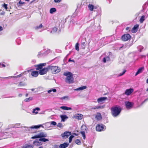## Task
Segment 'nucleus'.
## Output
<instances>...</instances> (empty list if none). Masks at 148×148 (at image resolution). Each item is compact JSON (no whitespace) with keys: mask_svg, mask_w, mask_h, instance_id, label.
<instances>
[{"mask_svg":"<svg viewBox=\"0 0 148 148\" xmlns=\"http://www.w3.org/2000/svg\"><path fill=\"white\" fill-rule=\"evenodd\" d=\"M49 69H50L51 73L53 74H56L60 72V69L57 66H49Z\"/></svg>","mask_w":148,"mask_h":148,"instance_id":"7ed1b4c3","label":"nucleus"},{"mask_svg":"<svg viewBox=\"0 0 148 148\" xmlns=\"http://www.w3.org/2000/svg\"><path fill=\"white\" fill-rule=\"evenodd\" d=\"M57 126L60 128H61L63 127L62 124L61 123H59L57 125Z\"/></svg>","mask_w":148,"mask_h":148,"instance_id":"ea45409f","label":"nucleus"},{"mask_svg":"<svg viewBox=\"0 0 148 148\" xmlns=\"http://www.w3.org/2000/svg\"><path fill=\"white\" fill-rule=\"evenodd\" d=\"M130 27H127L126 28V30L127 31H128V30L129 31H130Z\"/></svg>","mask_w":148,"mask_h":148,"instance_id":"864d4df0","label":"nucleus"},{"mask_svg":"<svg viewBox=\"0 0 148 148\" xmlns=\"http://www.w3.org/2000/svg\"><path fill=\"white\" fill-rule=\"evenodd\" d=\"M75 143L78 145H80L81 144L80 140L79 139H77L75 141Z\"/></svg>","mask_w":148,"mask_h":148,"instance_id":"2f4dec72","label":"nucleus"},{"mask_svg":"<svg viewBox=\"0 0 148 148\" xmlns=\"http://www.w3.org/2000/svg\"><path fill=\"white\" fill-rule=\"evenodd\" d=\"M24 85L23 83L22 82H21L19 83L18 85V86H23Z\"/></svg>","mask_w":148,"mask_h":148,"instance_id":"09e8293b","label":"nucleus"},{"mask_svg":"<svg viewBox=\"0 0 148 148\" xmlns=\"http://www.w3.org/2000/svg\"><path fill=\"white\" fill-rule=\"evenodd\" d=\"M83 117V115L80 114H77L74 116V118L78 120H81Z\"/></svg>","mask_w":148,"mask_h":148,"instance_id":"ddd939ff","label":"nucleus"},{"mask_svg":"<svg viewBox=\"0 0 148 148\" xmlns=\"http://www.w3.org/2000/svg\"><path fill=\"white\" fill-rule=\"evenodd\" d=\"M87 127L85 125H82L81 127L80 133L81 134L84 139H85L86 138L85 132L87 131Z\"/></svg>","mask_w":148,"mask_h":148,"instance_id":"39448f33","label":"nucleus"},{"mask_svg":"<svg viewBox=\"0 0 148 148\" xmlns=\"http://www.w3.org/2000/svg\"><path fill=\"white\" fill-rule=\"evenodd\" d=\"M2 124L1 123H0V128L2 126Z\"/></svg>","mask_w":148,"mask_h":148,"instance_id":"680f3d73","label":"nucleus"},{"mask_svg":"<svg viewBox=\"0 0 148 148\" xmlns=\"http://www.w3.org/2000/svg\"><path fill=\"white\" fill-rule=\"evenodd\" d=\"M40 110V109L39 108H35L33 110V113H35L36 114H37L38 113V112H35V111L36 110Z\"/></svg>","mask_w":148,"mask_h":148,"instance_id":"f704fd0d","label":"nucleus"},{"mask_svg":"<svg viewBox=\"0 0 148 148\" xmlns=\"http://www.w3.org/2000/svg\"><path fill=\"white\" fill-rule=\"evenodd\" d=\"M138 27L139 25L138 24H136L134 25L131 30L132 32L133 33L136 32L137 31Z\"/></svg>","mask_w":148,"mask_h":148,"instance_id":"4468645a","label":"nucleus"},{"mask_svg":"<svg viewBox=\"0 0 148 148\" xmlns=\"http://www.w3.org/2000/svg\"><path fill=\"white\" fill-rule=\"evenodd\" d=\"M88 8L89 10L91 11H93L94 8L96 9L97 8L96 7H95L93 5L91 4H89L88 5Z\"/></svg>","mask_w":148,"mask_h":148,"instance_id":"aec40b11","label":"nucleus"},{"mask_svg":"<svg viewBox=\"0 0 148 148\" xmlns=\"http://www.w3.org/2000/svg\"><path fill=\"white\" fill-rule=\"evenodd\" d=\"M74 137V136L73 135H71L69 138V143H71L72 140V138Z\"/></svg>","mask_w":148,"mask_h":148,"instance_id":"e433bc0d","label":"nucleus"},{"mask_svg":"<svg viewBox=\"0 0 148 148\" xmlns=\"http://www.w3.org/2000/svg\"><path fill=\"white\" fill-rule=\"evenodd\" d=\"M86 88V86H83L78 88L77 90H82Z\"/></svg>","mask_w":148,"mask_h":148,"instance_id":"72a5a7b5","label":"nucleus"},{"mask_svg":"<svg viewBox=\"0 0 148 148\" xmlns=\"http://www.w3.org/2000/svg\"><path fill=\"white\" fill-rule=\"evenodd\" d=\"M22 96V95L21 94H19V97H21Z\"/></svg>","mask_w":148,"mask_h":148,"instance_id":"052dcab7","label":"nucleus"},{"mask_svg":"<svg viewBox=\"0 0 148 148\" xmlns=\"http://www.w3.org/2000/svg\"><path fill=\"white\" fill-rule=\"evenodd\" d=\"M148 99H145L144 101L142 103H144V102H145V101H147V100H148Z\"/></svg>","mask_w":148,"mask_h":148,"instance_id":"bf43d9fd","label":"nucleus"},{"mask_svg":"<svg viewBox=\"0 0 148 148\" xmlns=\"http://www.w3.org/2000/svg\"><path fill=\"white\" fill-rule=\"evenodd\" d=\"M51 124L53 125H56V122L52 121L51 122Z\"/></svg>","mask_w":148,"mask_h":148,"instance_id":"a18cd8bd","label":"nucleus"},{"mask_svg":"<svg viewBox=\"0 0 148 148\" xmlns=\"http://www.w3.org/2000/svg\"><path fill=\"white\" fill-rule=\"evenodd\" d=\"M103 61L104 63H105L106 62V59L105 58H103Z\"/></svg>","mask_w":148,"mask_h":148,"instance_id":"603ef678","label":"nucleus"},{"mask_svg":"<svg viewBox=\"0 0 148 148\" xmlns=\"http://www.w3.org/2000/svg\"><path fill=\"white\" fill-rule=\"evenodd\" d=\"M111 113L112 115L114 117L118 116L121 111V109L119 106L116 105L112 107L111 108Z\"/></svg>","mask_w":148,"mask_h":148,"instance_id":"f257e3e1","label":"nucleus"},{"mask_svg":"<svg viewBox=\"0 0 148 148\" xmlns=\"http://www.w3.org/2000/svg\"><path fill=\"white\" fill-rule=\"evenodd\" d=\"M33 146L32 145L28 144H25L22 147V148H33Z\"/></svg>","mask_w":148,"mask_h":148,"instance_id":"b1692460","label":"nucleus"},{"mask_svg":"<svg viewBox=\"0 0 148 148\" xmlns=\"http://www.w3.org/2000/svg\"><path fill=\"white\" fill-rule=\"evenodd\" d=\"M69 145L68 143H64L62 144H60L59 146L60 148H66Z\"/></svg>","mask_w":148,"mask_h":148,"instance_id":"a211bd4d","label":"nucleus"},{"mask_svg":"<svg viewBox=\"0 0 148 148\" xmlns=\"http://www.w3.org/2000/svg\"><path fill=\"white\" fill-rule=\"evenodd\" d=\"M31 74L33 77H37L38 75V73L37 71H33L32 72Z\"/></svg>","mask_w":148,"mask_h":148,"instance_id":"412c9836","label":"nucleus"},{"mask_svg":"<svg viewBox=\"0 0 148 148\" xmlns=\"http://www.w3.org/2000/svg\"><path fill=\"white\" fill-rule=\"evenodd\" d=\"M25 3L24 2H22L21 1V0H20L19 2H18V4H21L20 5H18V4L17 5L18 6H21L22 5H23V4H25Z\"/></svg>","mask_w":148,"mask_h":148,"instance_id":"58836bf2","label":"nucleus"},{"mask_svg":"<svg viewBox=\"0 0 148 148\" xmlns=\"http://www.w3.org/2000/svg\"><path fill=\"white\" fill-rule=\"evenodd\" d=\"M39 148H43V147H39Z\"/></svg>","mask_w":148,"mask_h":148,"instance_id":"774afa93","label":"nucleus"},{"mask_svg":"<svg viewBox=\"0 0 148 148\" xmlns=\"http://www.w3.org/2000/svg\"><path fill=\"white\" fill-rule=\"evenodd\" d=\"M71 132H69L66 131L64 132L63 133L61 134V136L64 139H65L68 138V137L71 135Z\"/></svg>","mask_w":148,"mask_h":148,"instance_id":"0eeeda50","label":"nucleus"},{"mask_svg":"<svg viewBox=\"0 0 148 148\" xmlns=\"http://www.w3.org/2000/svg\"><path fill=\"white\" fill-rule=\"evenodd\" d=\"M62 0H54V1L56 3H59Z\"/></svg>","mask_w":148,"mask_h":148,"instance_id":"8fccbe9b","label":"nucleus"},{"mask_svg":"<svg viewBox=\"0 0 148 148\" xmlns=\"http://www.w3.org/2000/svg\"><path fill=\"white\" fill-rule=\"evenodd\" d=\"M131 38L130 35L128 34H125L122 35L121 38V40L123 41H126L130 39Z\"/></svg>","mask_w":148,"mask_h":148,"instance_id":"20e7f679","label":"nucleus"},{"mask_svg":"<svg viewBox=\"0 0 148 148\" xmlns=\"http://www.w3.org/2000/svg\"><path fill=\"white\" fill-rule=\"evenodd\" d=\"M33 144L35 146H38L41 145L42 143L39 140V139H36L34 141Z\"/></svg>","mask_w":148,"mask_h":148,"instance_id":"f8f14e48","label":"nucleus"},{"mask_svg":"<svg viewBox=\"0 0 148 148\" xmlns=\"http://www.w3.org/2000/svg\"><path fill=\"white\" fill-rule=\"evenodd\" d=\"M146 82L148 84V78L147 79Z\"/></svg>","mask_w":148,"mask_h":148,"instance_id":"e2e57ef3","label":"nucleus"},{"mask_svg":"<svg viewBox=\"0 0 148 148\" xmlns=\"http://www.w3.org/2000/svg\"><path fill=\"white\" fill-rule=\"evenodd\" d=\"M42 24H40L39 26L36 27V29H37L39 28H40L42 27Z\"/></svg>","mask_w":148,"mask_h":148,"instance_id":"37998d69","label":"nucleus"},{"mask_svg":"<svg viewBox=\"0 0 148 148\" xmlns=\"http://www.w3.org/2000/svg\"><path fill=\"white\" fill-rule=\"evenodd\" d=\"M52 91H53V92H56V89H53L52 90L51 89V90H48V93H50V92H51Z\"/></svg>","mask_w":148,"mask_h":148,"instance_id":"4c0bfd02","label":"nucleus"},{"mask_svg":"<svg viewBox=\"0 0 148 148\" xmlns=\"http://www.w3.org/2000/svg\"><path fill=\"white\" fill-rule=\"evenodd\" d=\"M104 129V125L102 124H97L96 127V130L97 131L100 132L102 131Z\"/></svg>","mask_w":148,"mask_h":148,"instance_id":"1a4fd4ad","label":"nucleus"},{"mask_svg":"<svg viewBox=\"0 0 148 148\" xmlns=\"http://www.w3.org/2000/svg\"><path fill=\"white\" fill-rule=\"evenodd\" d=\"M35 66L36 67V70H40L42 68V67L40 64L36 65H35Z\"/></svg>","mask_w":148,"mask_h":148,"instance_id":"6ab92c4d","label":"nucleus"},{"mask_svg":"<svg viewBox=\"0 0 148 148\" xmlns=\"http://www.w3.org/2000/svg\"><path fill=\"white\" fill-rule=\"evenodd\" d=\"M63 75L67 77L65 79L66 82L69 84L72 83L73 82V75L71 73L69 72H64Z\"/></svg>","mask_w":148,"mask_h":148,"instance_id":"f03ea898","label":"nucleus"},{"mask_svg":"<svg viewBox=\"0 0 148 148\" xmlns=\"http://www.w3.org/2000/svg\"><path fill=\"white\" fill-rule=\"evenodd\" d=\"M38 138H39V136H38V135L34 136L31 138L32 139H35Z\"/></svg>","mask_w":148,"mask_h":148,"instance_id":"79ce46f5","label":"nucleus"},{"mask_svg":"<svg viewBox=\"0 0 148 148\" xmlns=\"http://www.w3.org/2000/svg\"><path fill=\"white\" fill-rule=\"evenodd\" d=\"M57 28L56 27H54L53 28V29H52L53 31V32H56L57 31Z\"/></svg>","mask_w":148,"mask_h":148,"instance_id":"49530a36","label":"nucleus"},{"mask_svg":"<svg viewBox=\"0 0 148 148\" xmlns=\"http://www.w3.org/2000/svg\"><path fill=\"white\" fill-rule=\"evenodd\" d=\"M134 91V89L132 88H130L129 89H126L125 92L124 94L125 95L129 96Z\"/></svg>","mask_w":148,"mask_h":148,"instance_id":"9d476101","label":"nucleus"},{"mask_svg":"<svg viewBox=\"0 0 148 148\" xmlns=\"http://www.w3.org/2000/svg\"><path fill=\"white\" fill-rule=\"evenodd\" d=\"M103 107L100 106H95L94 107H92L91 108V110H95L97 109H98L99 108H102Z\"/></svg>","mask_w":148,"mask_h":148,"instance_id":"a878e982","label":"nucleus"},{"mask_svg":"<svg viewBox=\"0 0 148 148\" xmlns=\"http://www.w3.org/2000/svg\"><path fill=\"white\" fill-rule=\"evenodd\" d=\"M0 66L1 67H4L5 66V65L3 64L0 63Z\"/></svg>","mask_w":148,"mask_h":148,"instance_id":"de8ad7c7","label":"nucleus"},{"mask_svg":"<svg viewBox=\"0 0 148 148\" xmlns=\"http://www.w3.org/2000/svg\"><path fill=\"white\" fill-rule=\"evenodd\" d=\"M3 30V27H2L0 26V32Z\"/></svg>","mask_w":148,"mask_h":148,"instance_id":"13d9d810","label":"nucleus"},{"mask_svg":"<svg viewBox=\"0 0 148 148\" xmlns=\"http://www.w3.org/2000/svg\"><path fill=\"white\" fill-rule=\"evenodd\" d=\"M25 0L26 1H28V2H29V0Z\"/></svg>","mask_w":148,"mask_h":148,"instance_id":"69168bd1","label":"nucleus"},{"mask_svg":"<svg viewBox=\"0 0 148 148\" xmlns=\"http://www.w3.org/2000/svg\"><path fill=\"white\" fill-rule=\"evenodd\" d=\"M28 95V94H26V95H25V96L26 97H27Z\"/></svg>","mask_w":148,"mask_h":148,"instance_id":"0e129e2a","label":"nucleus"},{"mask_svg":"<svg viewBox=\"0 0 148 148\" xmlns=\"http://www.w3.org/2000/svg\"><path fill=\"white\" fill-rule=\"evenodd\" d=\"M39 139L40 141L43 142H45L49 141V140L48 139L45 138H40Z\"/></svg>","mask_w":148,"mask_h":148,"instance_id":"c85d7f7f","label":"nucleus"},{"mask_svg":"<svg viewBox=\"0 0 148 148\" xmlns=\"http://www.w3.org/2000/svg\"><path fill=\"white\" fill-rule=\"evenodd\" d=\"M8 5L4 3L3 6L7 10L8 9Z\"/></svg>","mask_w":148,"mask_h":148,"instance_id":"a19ab883","label":"nucleus"},{"mask_svg":"<svg viewBox=\"0 0 148 148\" xmlns=\"http://www.w3.org/2000/svg\"><path fill=\"white\" fill-rule=\"evenodd\" d=\"M68 61L69 62L72 61V62H74V60H71L70 58L69 59Z\"/></svg>","mask_w":148,"mask_h":148,"instance_id":"5fc2aeb1","label":"nucleus"},{"mask_svg":"<svg viewBox=\"0 0 148 148\" xmlns=\"http://www.w3.org/2000/svg\"><path fill=\"white\" fill-rule=\"evenodd\" d=\"M60 117L62 119V121H65V119H67L68 118V117L66 115H61Z\"/></svg>","mask_w":148,"mask_h":148,"instance_id":"bb28decb","label":"nucleus"},{"mask_svg":"<svg viewBox=\"0 0 148 148\" xmlns=\"http://www.w3.org/2000/svg\"><path fill=\"white\" fill-rule=\"evenodd\" d=\"M43 127V126L42 125H35L34 126H32L30 128H35L37 129L40 128V127Z\"/></svg>","mask_w":148,"mask_h":148,"instance_id":"393cba45","label":"nucleus"},{"mask_svg":"<svg viewBox=\"0 0 148 148\" xmlns=\"http://www.w3.org/2000/svg\"><path fill=\"white\" fill-rule=\"evenodd\" d=\"M21 76V74H20L19 75H17V76H15V77H19Z\"/></svg>","mask_w":148,"mask_h":148,"instance_id":"4d7b16f0","label":"nucleus"},{"mask_svg":"<svg viewBox=\"0 0 148 148\" xmlns=\"http://www.w3.org/2000/svg\"><path fill=\"white\" fill-rule=\"evenodd\" d=\"M39 138H43L46 137L47 136V134H44L43 132H40L38 134Z\"/></svg>","mask_w":148,"mask_h":148,"instance_id":"4be33fe9","label":"nucleus"},{"mask_svg":"<svg viewBox=\"0 0 148 148\" xmlns=\"http://www.w3.org/2000/svg\"><path fill=\"white\" fill-rule=\"evenodd\" d=\"M56 11V9L55 8H52L50 10V13L51 14H53V12Z\"/></svg>","mask_w":148,"mask_h":148,"instance_id":"cd10ccee","label":"nucleus"},{"mask_svg":"<svg viewBox=\"0 0 148 148\" xmlns=\"http://www.w3.org/2000/svg\"><path fill=\"white\" fill-rule=\"evenodd\" d=\"M146 91L147 92H148V88H147V89H146Z\"/></svg>","mask_w":148,"mask_h":148,"instance_id":"338daca9","label":"nucleus"},{"mask_svg":"<svg viewBox=\"0 0 148 148\" xmlns=\"http://www.w3.org/2000/svg\"><path fill=\"white\" fill-rule=\"evenodd\" d=\"M144 69V67H142L139 68L137 72L135 74V76H136L139 74L142 73Z\"/></svg>","mask_w":148,"mask_h":148,"instance_id":"f3484780","label":"nucleus"},{"mask_svg":"<svg viewBox=\"0 0 148 148\" xmlns=\"http://www.w3.org/2000/svg\"><path fill=\"white\" fill-rule=\"evenodd\" d=\"M95 118L98 121L101 120L102 119V116L101 113L99 112H97L95 116Z\"/></svg>","mask_w":148,"mask_h":148,"instance_id":"dca6fc26","label":"nucleus"},{"mask_svg":"<svg viewBox=\"0 0 148 148\" xmlns=\"http://www.w3.org/2000/svg\"><path fill=\"white\" fill-rule=\"evenodd\" d=\"M40 64H41L42 67H43V66H45L46 65V63H40Z\"/></svg>","mask_w":148,"mask_h":148,"instance_id":"3c124183","label":"nucleus"},{"mask_svg":"<svg viewBox=\"0 0 148 148\" xmlns=\"http://www.w3.org/2000/svg\"><path fill=\"white\" fill-rule=\"evenodd\" d=\"M86 45V40L82 42L81 43V46L83 49L85 48V46Z\"/></svg>","mask_w":148,"mask_h":148,"instance_id":"c756f323","label":"nucleus"},{"mask_svg":"<svg viewBox=\"0 0 148 148\" xmlns=\"http://www.w3.org/2000/svg\"><path fill=\"white\" fill-rule=\"evenodd\" d=\"M107 99L106 97H103L99 98L97 99V101L98 103H103Z\"/></svg>","mask_w":148,"mask_h":148,"instance_id":"9b49d317","label":"nucleus"},{"mask_svg":"<svg viewBox=\"0 0 148 148\" xmlns=\"http://www.w3.org/2000/svg\"><path fill=\"white\" fill-rule=\"evenodd\" d=\"M145 16H142L140 19V23H142L145 20Z\"/></svg>","mask_w":148,"mask_h":148,"instance_id":"7c9ffc66","label":"nucleus"},{"mask_svg":"<svg viewBox=\"0 0 148 148\" xmlns=\"http://www.w3.org/2000/svg\"><path fill=\"white\" fill-rule=\"evenodd\" d=\"M49 66L47 67H44L39 71V73L40 75H43L46 74L49 71Z\"/></svg>","mask_w":148,"mask_h":148,"instance_id":"423d86ee","label":"nucleus"},{"mask_svg":"<svg viewBox=\"0 0 148 148\" xmlns=\"http://www.w3.org/2000/svg\"><path fill=\"white\" fill-rule=\"evenodd\" d=\"M79 44L78 43H77L76 44L75 47V49L77 51H79Z\"/></svg>","mask_w":148,"mask_h":148,"instance_id":"c9c22d12","label":"nucleus"},{"mask_svg":"<svg viewBox=\"0 0 148 148\" xmlns=\"http://www.w3.org/2000/svg\"><path fill=\"white\" fill-rule=\"evenodd\" d=\"M125 105L126 108L127 109L131 108L133 104L134 103L129 101H126L125 103Z\"/></svg>","mask_w":148,"mask_h":148,"instance_id":"6e6552de","label":"nucleus"},{"mask_svg":"<svg viewBox=\"0 0 148 148\" xmlns=\"http://www.w3.org/2000/svg\"><path fill=\"white\" fill-rule=\"evenodd\" d=\"M126 72V70H124L122 73H120L119 76H120L122 75L125 73Z\"/></svg>","mask_w":148,"mask_h":148,"instance_id":"c03bdc74","label":"nucleus"},{"mask_svg":"<svg viewBox=\"0 0 148 148\" xmlns=\"http://www.w3.org/2000/svg\"><path fill=\"white\" fill-rule=\"evenodd\" d=\"M6 131H5V132H3L0 133V140L6 138L5 136H4L5 134H8V132Z\"/></svg>","mask_w":148,"mask_h":148,"instance_id":"2eb2a0df","label":"nucleus"},{"mask_svg":"<svg viewBox=\"0 0 148 148\" xmlns=\"http://www.w3.org/2000/svg\"><path fill=\"white\" fill-rule=\"evenodd\" d=\"M33 99V98L32 97H30L27 98L25 99L24 101L26 102H28L30 100H32Z\"/></svg>","mask_w":148,"mask_h":148,"instance_id":"473e14b6","label":"nucleus"},{"mask_svg":"<svg viewBox=\"0 0 148 148\" xmlns=\"http://www.w3.org/2000/svg\"><path fill=\"white\" fill-rule=\"evenodd\" d=\"M60 108L64 110H68L72 109L71 108L65 106H61L60 107Z\"/></svg>","mask_w":148,"mask_h":148,"instance_id":"5701e85b","label":"nucleus"},{"mask_svg":"<svg viewBox=\"0 0 148 148\" xmlns=\"http://www.w3.org/2000/svg\"><path fill=\"white\" fill-rule=\"evenodd\" d=\"M5 12L3 11L2 12H1L0 13V14L1 15H4L5 14Z\"/></svg>","mask_w":148,"mask_h":148,"instance_id":"6e6d98bb","label":"nucleus"}]
</instances>
